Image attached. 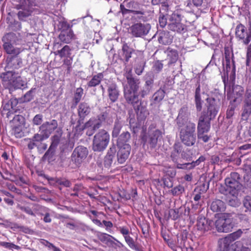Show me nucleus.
Returning a JSON list of instances; mask_svg holds the SVG:
<instances>
[{
	"label": "nucleus",
	"mask_w": 251,
	"mask_h": 251,
	"mask_svg": "<svg viewBox=\"0 0 251 251\" xmlns=\"http://www.w3.org/2000/svg\"><path fill=\"white\" fill-rule=\"evenodd\" d=\"M127 84L124 87V96L127 104L133 107L137 118L144 120L149 112L143 101L139 99L138 91L140 87V81L139 79L134 77L132 74H128L126 76Z\"/></svg>",
	"instance_id": "obj_1"
},
{
	"label": "nucleus",
	"mask_w": 251,
	"mask_h": 251,
	"mask_svg": "<svg viewBox=\"0 0 251 251\" xmlns=\"http://www.w3.org/2000/svg\"><path fill=\"white\" fill-rule=\"evenodd\" d=\"M206 110L201 112L198 123V132H208L211 126L210 121L215 119L219 110V101L213 97L206 99Z\"/></svg>",
	"instance_id": "obj_2"
},
{
	"label": "nucleus",
	"mask_w": 251,
	"mask_h": 251,
	"mask_svg": "<svg viewBox=\"0 0 251 251\" xmlns=\"http://www.w3.org/2000/svg\"><path fill=\"white\" fill-rule=\"evenodd\" d=\"M1 83L3 87L9 90L10 93L26 87V83L23 80L21 74L18 72L4 69L0 75Z\"/></svg>",
	"instance_id": "obj_3"
},
{
	"label": "nucleus",
	"mask_w": 251,
	"mask_h": 251,
	"mask_svg": "<svg viewBox=\"0 0 251 251\" xmlns=\"http://www.w3.org/2000/svg\"><path fill=\"white\" fill-rule=\"evenodd\" d=\"M177 126L182 143L188 147L194 145L196 142L195 124L190 121H183L179 118Z\"/></svg>",
	"instance_id": "obj_4"
},
{
	"label": "nucleus",
	"mask_w": 251,
	"mask_h": 251,
	"mask_svg": "<svg viewBox=\"0 0 251 251\" xmlns=\"http://www.w3.org/2000/svg\"><path fill=\"white\" fill-rule=\"evenodd\" d=\"M243 231L239 229L237 231L228 234L226 237L221 238L218 241V248L220 249H229L233 251L243 250L244 249H249L244 247L240 241H236L242 235Z\"/></svg>",
	"instance_id": "obj_5"
},
{
	"label": "nucleus",
	"mask_w": 251,
	"mask_h": 251,
	"mask_svg": "<svg viewBox=\"0 0 251 251\" xmlns=\"http://www.w3.org/2000/svg\"><path fill=\"white\" fill-rule=\"evenodd\" d=\"M217 230L219 232H230L234 226V219L233 214L224 213L214 222Z\"/></svg>",
	"instance_id": "obj_6"
},
{
	"label": "nucleus",
	"mask_w": 251,
	"mask_h": 251,
	"mask_svg": "<svg viewBox=\"0 0 251 251\" xmlns=\"http://www.w3.org/2000/svg\"><path fill=\"white\" fill-rule=\"evenodd\" d=\"M110 140V135L104 129L100 130L93 139L92 149L95 151H103L107 147Z\"/></svg>",
	"instance_id": "obj_7"
},
{
	"label": "nucleus",
	"mask_w": 251,
	"mask_h": 251,
	"mask_svg": "<svg viewBox=\"0 0 251 251\" xmlns=\"http://www.w3.org/2000/svg\"><path fill=\"white\" fill-rule=\"evenodd\" d=\"M182 16L178 11H175L170 18L168 28L170 30L183 34L187 31V26L181 23Z\"/></svg>",
	"instance_id": "obj_8"
},
{
	"label": "nucleus",
	"mask_w": 251,
	"mask_h": 251,
	"mask_svg": "<svg viewBox=\"0 0 251 251\" xmlns=\"http://www.w3.org/2000/svg\"><path fill=\"white\" fill-rule=\"evenodd\" d=\"M162 131L158 129H155L154 131L148 132L147 134L145 133L141 135V140L143 147L149 145L151 149L155 148L157 146L158 139L162 137Z\"/></svg>",
	"instance_id": "obj_9"
},
{
	"label": "nucleus",
	"mask_w": 251,
	"mask_h": 251,
	"mask_svg": "<svg viewBox=\"0 0 251 251\" xmlns=\"http://www.w3.org/2000/svg\"><path fill=\"white\" fill-rule=\"evenodd\" d=\"M45 139L41 134L36 133L31 138L25 139L29 150H32L36 147L39 151L43 152L47 148V145L42 142Z\"/></svg>",
	"instance_id": "obj_10"
},
{
	"label": "nucleus",
	"mask_w": 251,
	"mask_h": 251,
	"mask_svg": "<svg viewBox=\"0 0 251 251\" xmlns=\"http://www.w3.org/2000/svg\"><path fill=\"white\" fill-rule=\"evenodd\" d=\"M151 28L150 24L137 23L130 26V33L135 37H143L149 33Z\"/></svg>",
	"instance_id": "obj_11"
},
{
	"label": "nucleus",
	"mask_w": 251,
	"mask_h": 251,
	"mask_svg": "<svg viewBox=\"0 0 251 251\" xmlns=\"http://www.w3.org/2000/svg\"><path fill=\"white\" fill-rule=\"evenodd\" d=\"M235 35L243 41L244 44L248 45L251 40V25L247 29L243 24H238L236 27Z\"/></svg>",
	"instance_id": "obj_12"
},
{
	"label": "nucleus",
	"mask_w": 251,
	"mask_h": 251,
	"mask_svg": "<svg viewBox=\"0 0 251 251\" xmlns=\"http://www.w3.org/2000/svg\"><path fill=\"white\" fill-rule=\"evenodd\" d=\"M88 154L87 148L79 146L76 147L71 155L72 162L76 166H79L85 159Z\"/></svg>",
	"instance_id": "obj_13"
},
{
	"label": "nucleus",
	"mask_w": 251,
	"mask_h": 251,
	"mask_svg": "<svg viewBox=\"0 0 251 251\" xmlns=\"http://www.w3.org/2000/svg\"><path fill=\"white\" fill-rule=\"evenodd\" d=\"M58 126L57 121L53 119L50 122L44 123L40 127L41 136H43L46 139L49 137L52 132L57 128Z\"/></svg>",
	"instance_id": "obj_14"
},
{
	"label": "nucleus",
	"mask_w": 251,
	"mask_h": 251,
	"mask_svg": "<svg viewBox=\"0 0 251 251\" xmlns=\"http://www.w3.org/2000/svg\"><path fill=\"white\" fill-rule=\"evenodd\" d=\"M240 175L237 172H231L230 176L225 179V184L229 189L228 190L229 192L238 188L240 184Z\"/></svg>",
	"instance_id": "obj_15"
},
{
	"label": "nucleus",
	"mask_w": 251,
	"mask_h": 251,
	"mask_svg": "<svg viewBox=\"0 0 251 251\" xmlns=\"http://www.w3.org/2000/svg\"><path fill=\"white\" fill-rule=\"evenodd\" d=\"M214 225V222L212 220L200 216L198 218L196 226L198 230L205 232L211 230Z\"/></svg>",
	"instance_id": "obj_16"
},
{
	"label": "nucleus",
	"mask_w": 251,
	"mask_h": 251,
	"mask_svg": "<svg viewBox=\"0 0 251 251\" xmlns=\"http://www.w3.org/2000/svg\"><path fill=\"white\" fill-rule=\"evenodd\" d=\"M51 145L43 156L45 159L51 160L54 155L55 151L60 141V136L57 135H54L51 138Z\"/></svg>",
	"instance_id": "obj_17"
},
{
	"label": "nucleus",
	"mask_w": 251,
	"mask_h": 251,
	"mask_svg": "<svg viewBox=\"0 0 251 251\" xmlns=\"http://www.w3.org/2000/svg\"><path fill=\"white\" fill-rule=\"evenodd\" d=\"M15 8L19 10L17 16L19 20L22 21H25V19L31 16L33 11V9L28 8L26 5L20 2L16 5Z\"/></svg>",
	"instance_id": "obj_18"
},
{
	"label": "nucleus",
	"mask_w": 251,
	"mask_h": 251,
	"mask_svg": "<svg viewBox=\"0 0 251 251\" xmlns=\"http://www.w3.org/2000/svg\"><path fill=\"white\" fill-rule=\"evenodd\" d=\"M107 92L108 97L112 103L117 101L120 96V90L115 82H111L107 85Z\"/></svg>",
	"instance_id": "obj_19"
},
{
	"label": "nucleus",
	"mask_w": 251,
	"mask_h": 251,
	"mask_svg": "<svg viewBox=\"0 0 251 251\" xmlns=\"http://www.w3.org/2000/svg\"><path fill=\"white\" fill-rule=\"evenodd\" d=\"M91 108L88 103L83 101L80 102L77 108V114L79 117L78 122H83L85 118L91 113Z\"/></svg>",
	"instance_id": "obj_20"
},
{
	"label": "nucleus",
	"mask_w": 251,
	"mask_h": 251,
	"mask_svg": "<svg viewBox=\"0 0 251 251\" xmlns=\"http://www.w3.org/2000/svg\"><path fill=\"white\" fill-rule=\"evenodd\" d=\"M22 59L17 56H11L6 59V65L5 70L15 71L21 67Z\"/></svg>",
	"instance_id": "obj_21"
},
{
	"label": "nucleus",
	"mask_w": 251,
	"mask_h": 251,
	"mask_svg": "<svg viewBox=\"0 0 251 251\" xmlns=\"http://www.w3.org/2000/svg\"><path fill=\"white\" fill-rule=\"evenodd\" d=\"M119 151L117 152V160L120 164L125 163L128 158L131 151V147L129 145H125V147H118Z\"/></svg>",
	"instance_id": "obj_22"
},
{
	"label": "nucleus",
	"mask_w": 251,
	"mask_h": 251,
	"mask_svg": "<svg viewBox=\"0 0 251 251\" xmlns=\"http://www.w3.org/2000/svg\"><path fill=\"white\" fill-rule=\"evenodd\" d=\"M126 6L130 10V13L134 15H144L145 12L142 8H140L139 2L135 1H130L127 2Z\"/></svg>",
	"instance_id": "obj_23"
},
{
	"label": "nucleus",
	"mask_w": 251,
	"mask_h": 251,
	"mask_svg": "<svg viewBox=\"0 0 251 251\" xmlns=\"http://www.w3.org/2000/svg\"><path fill=\"white\" fill-rule=\"evenodd\" d=\"M194 101L197 112H200L202 108L203 100H202L201 93V85L198 83L195 92Z\"/></svg>",
	"instance_id": "obj_24"
},
{
	"label": "nucleus",
	"mask_w": 251,
	"mask_h": 251,
	"mask_svg": "<svg viewBox=\"0 0 251 251\" xmlns=\"http://www.w3.org/2000/svg\"><path fill=\"white\" fill-rule=\"evenodd\" d=\"M61 42L65 44H69L73 40L75 39V35L72 30L68 31H61L58 36Z\"/></svg>",
	"instance_id": "obj_25"
},
{
	"label": "nucleus",
	"mask_w": 251,
	"mask_h": 251,
	"mask_svg": "<svg viewBox=\"0 0 251 251\" xmlns=\"http://www.w3.org/2000/svg\"><path fill=\"white\" fill-rule=\"evenodd\" d=\"M104 77L102 73H99L93 75L87 82V85L89 88L95 87L99 86L101 82Z\"/></svg>",
	"instance_id": "obj_26"
},
{
	"label": "nucleus",
	"mask_w": 251,
	"mask_h": 251,
	"mask_svg": "<svg viewBox=\"0 0 251 251\" xmlns=\"http://www.w3.org/2000/svg\"><path fill=\"white\" fill-rule=\"evenodd\" d=\"M3 43V49L7 54L13 55L12 56H18L22 51L21 48L14 47L12 43Z\"/></svg>",
	"instance_id": "obj_27"
},
{
	"label": "nucleus",
	"mask_w": 251,
	"mask_h": 251,
	"mask_svg": "<svg viewBox=\"0 0 251 251\" xmlns=\"http://www.w3.org/2000/svg\"><path fill=\"white\" fill-rule=\"evenodd\" d=\"M122 50L124 62L126 64L128 62L134 50L133 49L130 48L127 43H125L123 45Z\"/></svg>",
	"instance_id": "obj_28"
},
{
	"label": "nucleus",
	"mask_w": 251,
	"mask_h": 251,
	"mask_svg": "<svg viewBox=\"0 0 251 251\" xmlns=\"http://www.w3.org/2000/svg\"><path fill=\"white\" fill-rule=\"evenodd\" d=\"M211 209L213 212H222L226 209V206L225 203L220 200H215L211 203Z\"/></svg>",
	"instance_id": "obj_29"
},
{
	"label": "nucleus",
	"mask_w": 251,
	"mask_h": 251,
	"mask_svg": "<svg viewBox=\"0 0 251 251\" xmlns=\"http://www.w3.org/2000/svg\"><path fill=\"white\" fill-rule=\"evenodd\" d=\"M130 138V134L128 131L123 132L118 137L117 145L118 147H125V145H129L127 142Z\"/></svg>",
	"instance_id": "obj_30"
},
{
	"label": "nucleus",
	"mask_w": 251,
	"mask_h": 251,
	"mask_svg": "<svg viewBox=\"0 0 251 251\" xmlns=\"http://www.w3.org/2000/svg\"><path fill=\"white\" fill-rule=\"evenodd\" d=\"M251 114V101L249 100L244 101L241 114L243 120H247Z\"/></svg>",
	"instance_id": "obj_31"
},
{
	"label": "nucleus",
	"mask_w": 251,
	"mask_h": 251,
	"mask_svg": "<svg viewBox=\"0 0 251 251\" xmlns=\"http://www.w3.org/2000/svg\"><path fill=\"white\" fill-rule=\"evenodd\" d=\"M83 95V89L81 87L77 88L74 93L72 100V105L71 108H75L80 102Z\"/></svg>",
	"instance_id": "obj_32"
},
{
	"label": "nucleus",
	"mask_w": 251,
	"mask_h": 251,
	"mask_svg": "<svg viewBox=\"0 0 251 251\" xmlns=\"http://www.w3.org/2000/svg\"><path fill=\"white\" fill-rule=\"evenodd\" d=\"M208 187V185H206V184L203 183L202 185L196 188L194 190V192L198 191L199 193L195 195L194 200L196 202L199 201L201 198V193L206 192Z\"/></svg>",
	"instance_id": "obj_33"
},
{
	"label": "nucleus",
	"mask_w": 251,
	"mask_h": 251,
	"mask_svg": "<svg viewBox=\"0 0 251 251\" xmlns=\"http://www.w3.org/2000/svg\"><path fill=\"white\" fill-rule=\"evenodd\" d=\"M72 49L68 45H65L61 50L54 52L55 55H59L61 57H70L71 55Z\"/></svg>",
	"instance_id": "obj_34"
},
{
	"label": "nucleus",
	"mask_w": 251,
	"mask_h": 251,
	"mask_svg": "<svg viewBox=\"0 0 251 251\" xmlns=\"http://www.w3.org/2000/svg\"><path fill=\"white\" fill-rule=\"evenodd\" d=\"M37 207L38 210H40L45 213L43 221L45 223H50L51 222V218L49 212V209L45 206H41L38 204H35Z\"/></svg>",
	"instance_id": "obj_35"
},
{
	"label": "nucleus",
	"mask_w": 251,
	"mask_h": 251,
	"mask_svg": "<svg viewBox=\"0 0 251 251\" xmlns=\"http://www.w3.org/2000/svg\"><path fill=\"white\" fill-rule=\"evenodd\" d=\"M224 55L225 60L232 59V70H235V61L234 60V55L232 51L230 50L229 47H225L224 48Z\"/></svg>",
	"instance_id": "obj_36"
},
{
	"label": "nucleus",
	"mask_w": 251,
	"mask_h": 251,
	"mask_svg": "<svg viewBox=\"0 0 251 251\" xmlns=\"http://www.w3.org/2000/svg\"><path fill=\"white\" fill-rule=\"evenodd\" d=\"M2 177L5 180H9L15 182L16 184H20L19 181L18 180V176L12 174L8 171L4 172L3 175L2 176Z\"/></svg>",
	"instance_id": "obj_37"
},
{
	"label": "nucleus",
	"mask_w": 251,
	"mask_h": 251,
	"mask_svg": "<svg viewBox=\"0 0 251 251\" xmlns=\"http://www.w3.org/2000/svg\"><path fill=\"white\" fill-rule=\"evenodd\" d=\"M185 191V188L183 186L179 184L173 188L170 192L173 196H179L181 195Z\"/></svg>",
	"instance_id": "obj_38"
},
{
	"label": "nucleus",
	"mask_w": 251,
	"mask_h": 251,
	"mask_svg": "<svg viewBox=\"0 0 251 251\" xmlns=\"http://www.w3.org/2000/svg\"><path fill=\"white\" fill-rule=\"evenodd\" d=\"M168 57L169 59V64L176 63L178 58V54L177 51L176 50H171L168 53Z\"/></svg>",
	"instance_id": "obj_39"
},
{
	"label": "nucleus",
	"mask_w": 251,
	"mask_h": 251,
	"mask_svg": "<svg viewBox=\"0 0 251 251\" xmlns=\"http://www.w3.org/2000/svg\"><path fill=\"white\" fill-rule=\"evenodd\" d=\"M107 245L109 247H111L115 249H117V248H122L124 246L121 242L113 236V238L110 239Z\"/></svg>",
	"instance_id": "obj_40"
},
{
	"label": "nucleus",
	"mask_w": 251,
	"mask_h": 251,
	"mask_svg": "<svg viewBox=\"0 0 251 251\" xmlns=\"http://www.w3.org/2000/svg\"><path fill=\"white\" fill-rule=\"evenodd\" d=\"M165 91L162 89H159L152 96V99L154 102L161 101L165 97Z\"/></svg>",
	"instance_id": "obj_41"
},
{
	"label": "nucleus",
	"mask_w": 251,
	"mask_h": 251,
	"mask_svg": "<svg viewBox=\"0 0 251 251\" xmlns=\"http://www.w3.org/2000/svg\"><path fill=\"white\" fill-rule=\"evenodd\" d=\"M97 237L101 242L107 245L110 239L113 238V236L102 232H99L97 234Z\"/></svg>",
	"instance_id": "obj_42"
},
{
	"label": "nucleus",
	"mask_w": 251,
	"mask_h": 251,
	"mask_svg": "<svg viewBox=\"0 0 251 251\" xmlns=\"http://www.w3.org/2000/svg\"><path fill=\"white\" fill-rule=\"evenodd\" d=\"M235 101L236 99H234L232 102H230V104L228 105L226 113V118L227 119H230L234 114V110L236 107V105L234 104Z\"/></svg>",
	"instance_id": "obj_43"
},
{
	"label": "nucleus",
	"mask_w": 251,
	"mask_h": 251,
	"mask_svg": "<svg viewBox=\"0 0 251 251\" xmlns=\"http://www.w3.org/2000/svg\"><path fill=\"white\" fill-rule=\"evenodd\" d=\"M0 246L11 250H16L19 251L21 249V247L20 246L10 242H0Z\"/></svg>",
	"instance_id": "obj_44"
},
{
	"label": "nucleus",
	"mask_w": 251,
	"mask_h": 251,
	"mask_svg": "<svg viewBox=\"0 0 251 251\" xmlns=\"http://www.w3.org/2000/svg\"><path fill=\"white\" fill-rule=\"evenodd\" d=\"M16 38V35L13 32H9L6 33L2 38V41L3 42H7L12 43L14 41L15 39Z\"/></svg>",
	"instance_id": "obj_45"
},
{
	"label": "nucleus",
	"mask_w": 251,
	"mask_h": 251,
	"mask_svg": "<svg viewBox=\"0 0 251 251\" xmlns=\"http://www.w3.org/2000/svg\"><path fill=\"white\" fill-rule=\"evenodd\" d=\"M20 2L26 5L28 8L33 10H34V7L37 6L36 0H20Z\"/></svg>",
	"instance_id": "obj_46"
},
{
	"label": "nucleus",
	"mask_w": 251,
	"mask_h": 251,
	"mask_svg": "<svg viewBox=\"0 0 251 251\" xmlns=\"http://www.w3.org/2000/svg\"><path fill=\"white\" fill-rule=\"evenodd\" d=\"M168 34L165 33H162L161 35L158 38V41L160 43L163 45H169L171 44L172 41L168 37Z\"/></svg>",
	"instance_id": "obj_47"
},
{
	"label": "nucleus",
	"mask_w": 251,
	"mask_h": 251,
	"mask_svg": "<svg viewBox=\"0 0 251 251\" xmlns=\"http://www.w3.org/2000/svg\"><path fill=\"white\" fill-rule=\"evenodd\" d=\"M9 27L11 30L17 31L21 30L22 28V24L18 21L14 20L10 23Z\"/></svg>",
	"instance_id": "obj_48"
},
{
	"label": "nucleus",
	"mask_w": 251,
	"mask_h": 251,
	"mask_svg": "<svg viewBox=\"0 0 251 251\" xmlns=\"http://www.w3.org/2000/svg\"><path fill=\"white\" fill-rule=\"evenodd\" d=\"M100 122H97V120L95 118H90L86 123L84 125V127L87 128H94V126Z\"/></svg>",
	"instance_id": "obj_49"
},
{
	"label": "nucleus",
	"mask_w": 251,
	"mask_h": 251,
	"mask_svg": "<svg viewBox=\"0 0 251 251\" xmlns=\"http://www.w3.org/2000/svg\"><path fill=\"white\" fill-rule=\"evenodd\" d=\"M55 182L58 184L63 185L66 187H69L71 185V183L69 180L64 178H56Z\"/></svg>",
	"instance_id": "obj_50"
},
{
	"label": "nucleus",
	"mask_w": 251,
	"mask_h": 251,
	"mask_svg": "<svg viewBox=\"0 0 251 251\" xmlns=\"http://www.w3.org/2000/svg\"><path fill=\"white\" fill-rule=\"evenodd\" d=\"M169 216L173 220H176L179 217L178 209H171L169 211Z\"/></svg>",
	"instance_id": "obj_51"
},
{
	"label": "nucleus",
	"mask_w": 251,
	"mask_h": 251,
	"mask_svg": "<svg viewBox=\"0 0 251 251\" xmlns=\"http://www.w3.org/2000/svg\"><path fill=\"white\" fill-rule=\"evenodd\" d=\"M125 240L128 246L132 249L136 250L137 246L135 245L133 239L129 235L125 236Z\"/></svg>",
	"instance_id": "obj_52"
},
{
	"label": "nucleus",
	"mask_w": 251,
	"mask_h": 251,
	"mask_svg": "<svg viewBox=\"0 0 251 251\" xmlns=\"http://www.w3.org/2000/svg\"><path fill=\"white\" fill-rule=\"evenodd\" d=\"M145 65V62L142 61L140 62V64L136 66L135 68V72L137 75H140L142 74L144 70Z\"/></svg>",
	"instance_id": "obj_53"
},
{
	"label": "nucleus",
	"mask_w": 251,
	"mask_h": 251,
	"mask_svg": "<svg viewBox=\"0 0 251 251\" xmlns=\"http://www.w3.org/2000/svg\"><path fill=\"white\" fill-rule=\"evenodd\" d=\"M121 126L119 123H115L112 131V137H117L119 134L121 130Z\"/></svg>",
	"instance_id": "obj_54"
},
{
	"label": "nucleus",
	"mask_w": 251,
	"mask_h": 251,
	"mask_svg": "<svg viewBox=\"0 0 251 251\" xmlns=\"http://www.w3.org/2000/svg\"><path fill=\"white\" fill-rule=\"evenodd\" d=\"M13 114V113L12 110H9L8 109L6 105L2 107L1 114L3 117H5V118L10 119L11 118V115Z\"/></svg>",
	"instance_id": "obj_55"
},
{
	"label": "nucleus",
	"mask_w": 251,
	"mask_h": 251,
	"mask_svg": "<svg viewBox=\"0 0 251 251\" xmlns=\"http://www.w3.org/2000/svg\"><path fill=\"white\" fill-rule=\"evenodd\" d=\"M25 118L21 115H16L12 119L13 123L17 125H20L24 123Z\"/></svg>",
	"instance_id": "obj_56"
},
{
	"label": "nucleus",
	"mask_w": 251,
	"mask_h": 251,
	"mask_svg": "<svg viewBox=\"0 0 251 251\" xmlns=\"http://www.w3.org/2000/svg\"><path fill=\"white\" fill-rule=\"evenodd\" d=\"M115 158L109 157V156H105L104 159L103 165L105 168H110L113 163Z\"/></svg>",
	"instance_id": "obj_57"
},
{
	"label": "nucleus",
	"mask_w": 251,
	"mask_h": 251,
	"mask_svg": "<svg viewBox=\"0 0 251 251\" xmlns=\"http://www.w3.org/2000/svg\"><path fill=\"white\" fill-rule=\"evenodd\" d=\"M60 29L61 31H68L69 30H72L70 29V25L66 21H62L59 22Z\"/></svg>",
	"instance_id": "obj_58"
},
{
	"label": "nucleus",
	"mask_w": 251,
	"mask_h": 251,
	"mask_svg": "<svg viewBox=\"0 0 251 251\" xmlns=\"http://www.w3.org/2000/svg\"><path fill=\"white\" fill-rule=\"evenodd\" d=\"M243 203L244 206L249 211H251V197L247 196L244 198Z\"/></svg>",
	"instance_id": "obj_59"
},
{
	"label": "nucleus",
	"mask_w": 251,
	"mask_h": 251,
	"mask_svg": "<svg viewBox=\"0 0 251 251\" xmlns=\"http://www.w3.org/2000/svg\"><path fill=\"white\" fill-rule=\"evenodd\" d=\"M151 89L144 86L138 95H140L142 98H144L146 96L149 94Z\"/></svg>",
	"instance_id": "obj_60"
},
{
	"label": "nucleus",
	"mask_w": 251,
	"mask_h": 251,
	"mask_svg": "<svg viewBox=\"0 0 251 251\" xmlns=\"http://www.w3.org/2000/svg\"><path fill=\"white\" fill-rule=\"evenodd\" d=\"M163 68V64L162 63V61L157 60L155 61L154 63L153 68L154 71H155L156 73L160 72Z\"/></svg>",
	"instance_id": "obj_61"
},
{
	"label": "nucleus",
	"mask_w": 251,
	"mask_h": 251,
	"mask_svg": "<svg viewBox=\"0 0 251 251\" xmlns=\"http://www.w3.org/2000/svg\"><path fill=\"white\" fill-rule=\"evenodd\" d=\"M167 23V19L166 17L163 14L160 13L159 17V24L161 27H164Z\"/></svg>",
	"instance_id": "obj_62"
},
{
	"label": "nucleus",
	"mask_w": 251,
	"mask_h": 251,
	"mask_svg": "<svg viewBox=\"0 0 251 251\" xmlns=\"http://www.w3.org/2000/svg\"><path fill=\"white\" fill-rule=\"evenodd\" d=\"M43 121V115L41 114L36 115L33 119L32 122L33 125H40Z\"/></svg>",
	"instance_id": "obj_63"
},
{
	"label": "nucleus",
	"mask_w": 251,
	"mask_h": 251,
	"mask_svg": "<svg viewBox=\"0 0 251 251\" xmlns=\"http://www.w3.org/2000/svg\"><path fill=\"white\" fill-rule=\"evenodd\" d=\"M116 152V147L115 145H113L108 150L106 156H109V157L115 158V153Z\"/></svg>",
	"instance_id": "obj_64"
}]
</instances>
